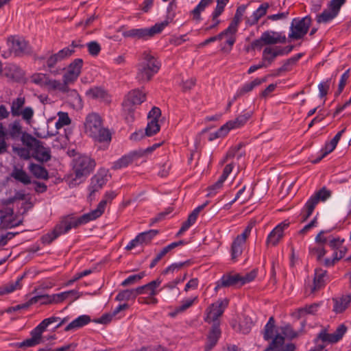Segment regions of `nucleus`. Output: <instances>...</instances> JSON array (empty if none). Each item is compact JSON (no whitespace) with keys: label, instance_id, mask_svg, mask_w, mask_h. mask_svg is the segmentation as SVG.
<instances>
[{"label":"nucleus","instance_id":"obj_1","mask_svg":"<svg viewBox=\"0 0 351 351\" xmlns=\"http://www.w3.org/2000/svg\"><path fill=\"white\" fill-rule=\"evenodd\" d=\"M116 196L117 193L114 191H107L95 210L77 218L72 215L62 217L53 230L42 237V242L45 244H50L59 236L67 233L71 228H76L97 219L104 213L107 204L110 203Z\"/></svg>","mask_w":351,"mask_h":351},{"label":"nucleus","instance_id":"obj_2","mask_svg":"<svg viewBox=\"0 0 351 351\" xmlns=\"http://www.w3.org/2000/svg\"><path fill=\"white\" fill-rule=\"evenodd\" d=\"M67 321L66 318L61 319L59 317L51 316L50 317L44 319L36 327L31 330L29 337L27 338L21 342L17 343V347L26 350L29 348H33L45 342L43 333L47 330L48 326L58 322L56 328H60Z\"/></svg>","mask_w":351,"mask_h":351},{"label":"nucleus","instance_id":"obj_3","mask_svg":"<svg viewBox=\"0 0 351 351\" xmlns=\"http://www.w3.org/2000/svg\"><path fill=\"white\" fill-rule=\"evenodd\" d=\"M160 67V63L155 54L150 51H145L142 53L137 65L136 79L141 83L147 82L158 73Z\"/></svg>","mask_w":351,"mask_h":351},{"label":"nucleus","instance_id":"obj_4","mask_svg":"<svg viewBox=\"0 0 351 351\" xmlns=\"http://www.w3.org/2000/svg\"><path fill=\"white\" fill-rule=\"evenodd\" d=\"M263 338L265 341H271L269 346L265 351H293L295 346L292 343L284 346V337L280 334L275 328V321L273 317H271L263 331Z\"/></svg>","mask_w":351,"mask_h":351},{"label":"nucleus","instance_id":"obj_5","mask_svg":"<svg viewBox=\"0 0 351 351\" xmlns=\"http://www.w3.org/2000/svg\"><path fill=\"white\" fill-rule=\"evenodd\" d=\"M85 132L95 141L104 142L110 140L109 131L102 125L100 116L95 112L87 115L84 123Z\"/></svg>","mask_w":351,"mask_h":351},{"label":"nucleus","instance_id":"obj_6","mask_svg":"<svg viewBox=\"0 0 351 351\" xmlns=\"http://www.w3.org/2000/svg\"><path fill=\"white\" fill-rule=\"evenodd\" d=\"M95 162L88 156H80L73 160V171L75 184L80 183L87 177L95 167Z\"/></svg>","mask_w":351,"mask_h":351},{"label":"nucleus","instance_id":"obj_7","mask_svg":"<svg viewBox=\"0 0 351 351\" xmlns=\"http://www.w3.org/2000/svg\"><path fill=\"white\" fill-rule=\"evenodd\" d=\"M146 98V94L138 89H134L128 93L123 102V110L126 114L128 121L134 119V112Z\"/></svg>","mask_w":351,"mask_h":351},{"label":"nucleus","instance_id":"obj_8","mask_svg":"<svg viewBox=\"0 0 351 351\" xmlns=\"http://www.w3.org/2000/svg\"><path fill=\"white\" fill-rule=\"evenodd\" d=\"M23 144L33 151V156L38 160L47 162L50 160V149L43 146L41 141L30 134L24 136L22 138Z\"/></svg>","mask_w":351,"mask_h":351},{"label":"nucleus","instance_id":"obj_9","mask_svg":"<svg viewBox=\"0 0 351 351\" xmlns=\"http://www.w3.org/2000/svg\"><path fill=\"white\" fill-rule=\"evenodd\" d=\"M25 103V99L23 97H19L12 100L10 106L11 114L14 117L21 116L27 124H30L34 115V110L30 106L23 108Z\"/></svg>","mask_w":351,"mask_h":351},{"label":"nucleus","instance_id":"obj_10","mask_svg":"<svg viewBox=\"0 0 351 351\" xmlns=\"http://www.w3.org/2000/svg\"><path fill=\"white\" fill-rule=\"evenodd\" d=\"M167 23H156L149 28L132 29L124 32L126 37L145 38L152 37L160 33Z\"/></svg>","mask_w":351,"mask_h":351},{"label":"nucleus","instance_id":"obj_11","mask_svg":"<svg viewBox=\"0 0 351 351\" xmlns=\"http://www.w3.org/2000/svg\"><path fill=\"white\" fill-rule=\"evenodd\" d=\"M82 65V59L76 58L64 69L62 79L68 86L69 84H73L77 80L81 73Z\"/></svg>","mask_w":351,"mask_h":351},{"label":"nucleus","instance_id":"obj_12","mask_svg":"<svg viewBox=\"0 0 351 351\" xmlns=\"http://www.w3.org/2000/svg\"><path fill=\"white\" fill-rule=\"evenodd\" d=\"M347 327L345 324H340L333 333H328L325 330H322L317 335L315 339L316 343L321 340L322 342L329 343H335L340 341L347 332Z\"/></svg>","mask_w":351,"mask_h":351},{"label":"nucleus","instance_id":"obj_13","mask_svg":"<svg viewBox=\"0 0 351 351\" xmlns=\"http://www.w3.org/2000/svg\"><path fill=\"white\" fill-rule=\"evenodd\" d=\"M346 0H331L328 7L317 16V22H327L334 19Z\"/></svg>","mask_w":351,"mask_h":351},{"label":"nucleus","instance_id":"obj_14","mask_svg":"<svg viewBox=\"0 0 351 351\" xmlns=\"http://www.w3.org/2000/svg\"><path fill=\"white\" fill-rule=\"evenodd\" d=\"M228 305V300H219L212 304L206 310V316L205 321L208 323L214 322L222 315L224 310Z\"/></svg>","mask_w":351,"mask_h":351},{"label":"nucleus","instance_id":"obj_15","mask_svg":"<svg viewBox=\"0 0 351 351\" xmlns=\"http://www.w3.org/2000/svg\"><path fill=\"white\" fill-rule=\"evenodd\" d=\"M8 45L16 56L27 54L31 52L28 43L22 37L12 36L8 38Z\"/></svg>","mask_w":351,"mask_h":351},{"label":"nucleus","instance_id":"obj_16","mask_svg":"<svg viewBox=\"0 0 351 351\" xmlns=\"http://www.w3.org/2000/svg\"><path fill=\"white\" fill-rule=\"evenodd\" d=\"M290 222L285 220L278 224L268 234L266 240L267 246H276L284 237V231L289 228Z\"/></svg>","mask_w":351,"mask_h":351},{"label":"nucleus","instance_id":"obj_17","mask_svg":"<svg viewBox=\"0 0 351 351\" xmlns=\"http://www.w3.org/2000/svg\"><path fill=\"white\" fill-rule=\"evenodd\" d=\"M109 177L110 175L108 169H100L90 179V183L88 186L90 195L100 190L106 184Z\"/></svg>","mask_w":351,"mask_h":351},{"label":"nucleus","instance_id":"obj_18","mask_svg":"<svg viewBox=\"0 0 351 351\" xmlns=\"http://www.w3.org/2000/svg\"><path fill=\"white\" fill-rule=\"evenodd\" d=\"M291 50V47L289 50L280 47H267L263 51V60L265 61L267 64H271L275 58L278 56H282L288 53Z\"/></svg>","mask_w":351,"mask_h":351},{"label":"nucleus","instance_id":"obj_19","mask_svg":"<svg viewBox=\"0 0 351 351\" xmlns=\"http://www.w3.org/2000/svg\"><path fill=\"white\" fill-rule=\"evenodd\" d=\"M161 281L159 280H156L150 282L149 283L137 287L138 294H147L149 297V299L152 301L153 304H156L158 300L154 296L156 295L158 292L156 289L160 286Z\"/></svg>","mask_w":351,"mask_h":351},{"label":"nucleus","instance_id":"obj_20","mask_svg":"<svg viewBox=\"0 0 351 351\" xmlns=\"http://www.w3.org/2000/svg\"><path fill=\"white\" fill-rule=\"evenodd\" d=\"M45 88L49 90H59L63 93L71 92L73 96L79 97L78 93L75 90H71L64 81L61 82L59 80L48 78Z\"/></svg>","mask_w":351,"mask_h":351},{"label":"nucleus","instance_id":"obj_21","mask_svg":"<svg viewBox=\"0 0 351 351\" xmlns=\"http://www.w3.org/2000/svg\"><path fill=\"white\" fill-rule=\"evenodd\" d=\"M261 40L266 45L285 43L286 42V36L280 32H266L262 34Z\"/></svg>","mask_w":351,"mask_h":351},{"label":"nucleus","instance_id":"obj_22","mask_svg":"<svg viewBox=\"0 0 351 351\" xmlns=\"http://www.w3.org/2000/svg\"><path fill=\"white\" fill-rule=\"evenodd\" d=\"M143 155L142 153L138 152H132L128 154L123 156L121 158L117 160L113 163L112 169L114 170L120 169L127 167L131 164L135 158H137Z\"/></svg>","mask_w":351,"mask_h":351},{"label":"nucleus","instance_id":"obj_23","mask_svg":"<svg viewBox=\"0 0 351 351\" xmlns=\"http://www.w3.org/2000/svg\"><path fill=\"white\" fill-rule=\"evenodd\" d=\"M326 271L322 269H316L313 283V285L306 287V291H309L310 294H311L320 289L324 285V278L326 276Z\"/></svg>","mask_w":351,"mask_h":351},{"label":"nucleus","instance_id":"obj_24","mask_svg":"<svg viewBox=\"0 0 351 351\" xmlns=\"http://www.w3.org/2000/svg\"><path fill=\"white\" fill-rule=\"evenodd\" d=\"M239 278H240L239 274L224 275L217 282V286L215 287V289L217 290L221 287H231V286L241 287Z\"/></svg>","mask_w":351,"mask_h":351},{"label":"nucleus","instance_id":"obj_25","mask_svg":"<svg viewBox=\"0 0 351 351\" xmlns=\"http://www.w3.org/2000/svg\"><path fill=\"white\" fill-rule=\"evenodd\" d=\"M197 296H193L183 299L180 302V304L175 307L173 311L169 313V316L174 317L178 314L185 312L188 308L191 307L195 302H197Z\"/></svg>","mask_w":351,"mask_h":351},{"label":"nucleus","instance_id":"obj_26","mask_svg":"<svg viewBox=\"0 0 351 351\" xmlns=\"http://www.w3.org/2000/svg\"><path fill=\"white\" fill-rule=\"evenodd\" d=\"M309 28L308 23H291L289 37L298 40L302 38Z\"/></svg>","mask_w":351,"mask_h":351},{"label":"nucleus","instance_id":"obj_27","mask_svg":"<svg viewBox=\"0 0 351 351\" xmlns=\"http://www.w3.org/2000/svg\"><path fill=\"white\" fill-rule=\"evenodd\" d=\"M221 335V330L219 328V326L217 324H215L211 330L210 331L208 337L207 341L205 345V350L209 351L217 343Z\"/></svg>","mask_w":351,"mask_h":351},{"label":"nucleus","instance_id":"obj_28","mask_svg":"<svg viewBox=\"0 0 351 351\" xmlns=\"http://www.w3.org/2000/svg\"><path fill=\"white\" fill-rule=\"evenodd\" d=\"M237 24L231 23L223 32L219 34L220 40H224L225 43L232 47L235 42V34L237 32Z\"/></svg>","mask_w":351,"mask_h":351},{"label":"nucleus","instance_id":"obj_29","mask_svg":"<svg viewBox=\"0 0 351 351\" xmlns=\"http://www.w3.org/2000/svg\"><path fill=\"white\" fill-rule=\"evenodd\" d=\"M250 117V112H245L239 115L235 119L228 121L224 125L229 132L231 130L239 128L244 125Z\"/></svg>","mask_w":351,"mask_h":351},{"label":"nucleus","instance_id":"obj_30","mask_svg":"<svg viewBox=\"0 0 351 351\" xmlns=\"http://www.w3.org/2000/svg\"><path fill=\"white\" fill-rule=\"evenodd\" d=\"M333 311L336 313H343L351 302V295H342L341 297L333 298Z\"/></svg>","mask_w":351,"mask_h":351},{"label":"nucleus","instance_id":"obj_31","mask_svg":"<svg viewBox=\"0 0 351 351\" xmlns=\"http://www.w3.org/2000/svg\"><path fill=\"white\" fill-rule=\"evenodd\" d=\"M86 95L92 99L110 102V97L108 93L100 87H93L88 90Z\"/></svg>","mask_w":351,"mask_h":351},{"label":"nucleus","instance_id":"obj_32","mask_svg":"<svg viewBox=\"0 0 351 351\" xmlns=\"http://www.w3.org/2000/svg\"><path fill=\"white\" fill-rule=\"evenodd\" d=\"M203 206H198L195 209L193 210V212L189 215L188 219L185 221L180 228V230L177 233V236H180L184 232H186L192 225H193L197 218V216L200 212V210L203 208Z\"/></svg>","mask_w":351,"mask_h":351},{"label":"nucleus","instance_id":"obj_33","mask_svg":"<svg viewBox=\"0 0 351 351\" xmlns=\"http://www.w3.org/2000/svg\"><path fill=\"white\" fill-rule=\"evenodd\" d=\"M184 243V241H179L178 242H173L167 245L156 256V257L152 260L150 263L149 267L153 268L156 266V265L162 259L163 256H165L171 250L176 248V247L183 245Z\"/></svg>","mask_w":351,"mask_h":351},{"label":"nucleus","instance_id":"obj_34","mask_svg":"<svg viewBox=\"0 0 351 351\" xmlns=\"http://www.w3.org/2000/svg\"><path fill=\"white\" fill-rule=\"evenodd\" d=\"M90 322V318L88 315H80L74 320H73L69 324H68L64 330H75L84 326L88 324Z\"/></svg>","mask_w":351,"mask_h":351},{"label":"nucleus","instance_id":"obj_35","mask_svg":"<svg viewBox=\"0 0 351 351\" xmlns=\"http://www.w3.org/2000/svg\"><path fill=\"white\" fill-rule=\"evenodd\" d=\"M265 81L266 78H256L250 82L245 84L243 86L238 89L236 96L240 97L248 92L252 91L255 87L261 85L263 82H265Z\"/></svg>","mask_w":351,"mask_h":351},{"label":"nucleus","instance_id":"obj_36","mask_svg":"<svg viewBox=\"0 0 351 351\" xmlns=\"http://www.w3.org/2000/svg\"><path fill=\"white\" fill-rule=\"evenodd\" d=\"M215 0H201L197 5L191 11L193 18L195 21L202 20L201 13L205 10L206 8L213 3Z\"/></svg>","mask_w":351,"mask_h":351},{"label":"nucleus","instance_id":"obj_37","mask_svg":"<svg viewBox=\"0 0 351 351\" xmlns=\"http://www.w3.org/2000/svg\"><path fill=\"white\" fill-rule=\"evenodd\" d=\"M70 297L74 298L73 300L71 302H72L73 300L77 299L79 295L75 290H70L60 293L52 294V300L53 301L54 304H59L69 298Z\"/></svg>","mask_w":351,"mask_h":351},{"label":"nucleus","instance_id":"obj_38","mask_svg":"<svg viewBox=\"0 0 351 351\" xmlns=\"http://www.w3.org/2000/svg\"><path fill=\"white\" fill-rule=\"evenodd\" d=\"M11 177L25 185H27L31 183V178L29 176L23 169L14 167L11 173Z\"/></svg>","mask_w":351,"mask_h":351},{"label":"nucleus","instance_id":"obj_39","mask_svg":"<svg viewBox=\"0 0 351 351\" xmlns=\"http://www.w3.org/2000/svg\"><path fill=\"white\" fill-rule=\"evenodd\" d=\"M23 276L19 278L16 281L10 282L0 287V295L10 293L16 290L20 289L22 287L21 280Z\"/></svg>","mask_w":351,"mask_h":351},{"label":"nucleus","instance_id":"obj_40","mask_svg":"<svg viewBox=\"0 0 351 351\" xmlns=\"http://www.w3.org/2000/svg\"><path fill=\"white\" fill-rule=\"evenodd\" d=\"M29 171L38 179L47 180L48 172L45 167L40 165L31 163L29 166Z\"/></svg>","mask_w":351,"mask_h":351},{"label":"nucleus","instance_id":"obj_41","mask_svg":"<svg viewBox=\"0 0 351 351\" xmlns=\"http://www.w3.org/2000/svg\"><path fill=\"white\" fill-rule=\"evenodd\" d=\"M23 132V128L19 120H15L8 125L7 136L12 138H16Z\"/></svg>","mask_w":351,"mask_h":351},{"label":"nucleus","instance_id":"obj_42","mask_svg":"<svg viewBox=\"0 0 351 351\" xmlns=\"http://www.w3.org/2000/svg\"><path fill=\"white\" fill-rule=\"evenodd\" d=\"M138 294L136 289H125L120 291L116 296L115 300L119 302L128 301L130 300L135 299Z\"/></svg>","mask_w":351,"mask_h":351},{"label":"nucleus","instance_id":"obj_43","mask_svg":"<svg viewBox=\"0 0 351 351\" xmlns=\"http://www.w3.org/2000/svg\"><path fill=\"white\" fill-rule=\"evenodd\" d=\"M245 242L240 240V239L235 238L231 246V255L232 259H237L241 255L245 245Z\"/></svg>","mask_w":351,"mask_h":351},{"label":"nucleus","instance_id":"obj_44","mask_svg":"<svg viewBox=\"0 0 351 351\" xmlns=\"http://www.w3.org/2000/svg\"><path fill=\"white\" fill-rule=\"evenodd\" d=\"M330 191L324 187L321 190L316 192L313 195H312L308 199V200L312 203L314 202L315 205L316 206L320 200H326L330 196Z\"/></svg>","mask_w":351,"mask_h":351},{"label":"nucleus","instance_id":"obj_45","mask_svg":"<svg viewBox=\"0 0 351 351\" xmlns=\"http://www.w3.org/2000/svg\"><path fill=\"white\" fill-rule=\"evenodd\" d=\"M158 230H150L138 234L136 237L141 245H147L152 239L158 234Z\"/></svg>","mask_w":351,"mask_h":351},{"label":"nucleus","instance_id":"obj_46","mask_svg":"<svg viewBox=\"0 0 351 351\" xmlns=\"http://www.w3.org/2000/svg\"><path fill=\"white\" fill-rule=\"evenodd\" d=\"M319 306V304L313 303L310 305H306L302 308L298 309V317H301L302 316H305L306 315H313L315 314Z\"/></svg>","mask_w":351,"mask_h":351},{"label":"nucleus","instance_id":"obj_47","mask_svg":"<svg viewBox=\"0 0 351 351\" xmlns=\"http://www.w3.org/2000/svg\"><path fill=\"white\" fill-rule=\"evenodd\" d=\"M269 5L268 3H262L256 10L254 11L252 16V22H258L259 19L265 16L267 13V10L269 8Z\"/></svg>","mask_w":351,"mask_h":351},{"label":"nucleus","instance_id":"obj_48","mask_svg":"<svg viewBox=\"0 0 351 351\" xmlns=\"http://www.w3.org/2000/svg\"><path fill=\"white\" fill-rule=\"evenodd\" d=\"M275 328L276 330H278V332L281 334V335H282L284 337V339L285 337L287 338H289V339H293L295 337H297L298 334L296 332H295L292 327L287 324V325H285L284 326H281L280 328H276L275 326Z\"/></svg>","mask_w":351,"mask_h":351},{"label":"nucleus","instance_id":"obj_49","mask_svg":"<svg viewBox=\"0 0 351 351\" xmlns=\"http://www.w3.org/2000/svg\"><path fill=\"white\" fill-rule=\"evenodd\" d=\"M58 119L56 122V128L59 130L64 126L69 125L71 123V119L67 112H58Z\"/></svg>","mask_w":351,"mask_h":351},{"label":"nucleus","instance_id":"obj_50","mask_svg":"<svg viewBox=\"0 0 351 351\" xmlns=\"http://www.w3.org/2000/svg\"><path fill=\"white\" fill-rule=\"evenodd\" d=\"M229 0H217V5L212 13V20L215 21L222 14L224 8Z\"/></svg>","mask_w":351,"mask_h":351},{"label":"nucleus","instance_id":"obj_51","mask_svg":"<svg viewBox=\"0 0 351 351\" xmlns=\"http://www.w3.org/2000/svg\"><path fill=\"white\" fill-rule=\"evenodd\" d=\"M316 206L314 202H311L308 200L301 211L302 221H306L313 213L314 208Z\"/></svg>","mask_w":351,"mask_h":351},{"label":"nucleus","instance_id":"obj_52","mask_svg":"<svg viewBox=\"0 0 351 351\" xmlns=\"http://www.w3.org/2000/svg\"><path fill=\"white\" fill-rule=\"evenodd\" d=\"M253 326V322L249 317H244L239 324V331L243 334H248Z\"/></svg>","mask_w":351,"mask_h":351},{"label":"nucleus","instance_id":"obj_53","mask_svg":"<svg viewBox=\"0 0 351 351\" xmlns=\"http://www.w3.org/2000/svg\"><path fill=\"white\" fill-rule=\"evenodd\" d=\"M337 147V144L335 143L332 141H330L329 142H327L325 144V146L324 148L321 149V156L318 158H317L314 162H319L323 158H324L326 156H327L328 154L331 153Z\"/></svg>","mask_w":351,"mask_h":351},{"label":"nucleus","instance_id":"obj_54","mask_svg":"<svg viewBox=\"0 0 351 351\" xmlns=\"http://www.w3.org/2000/svg\"><path fill=\"white\" fill-rule=\"evenodd\" d=\"M40 302L42 304H54L52 300V295H40L30 299V303L36 304Z\"/></svg>","mask_w":351,"mask_h":351},{"label":"nucleus","instance_id":"obj_55","mask_svg":"<svg viewBox=\"0 0 351 351\" xmlns=\"http://www.w3.org/2000/svg\"><path fill=\"white\" fill-rule=\"evenodd\" d=\"M160 130L158 120H149L145 129V134L151 136L156 134Z\"/></svg>","mask_w":351,"mask_h":351},{"label":"nucleus","instance_id":"obj_56","mask_svg":"<svg viewBox=\"0 0 351 351\" xmlns=\"http://www.w3.org/2000/svg\"><path fill=\"white\" fill-rule=\"evenodd\" d=\"M257 276V271L256 269H253L249 273L245 274V275L240 274L239 281L240 286H243L247 283H249L254 280Z\"/></svg>","mask_w":351,"mask_h":351},{"label":"nucleus","instance_id":"obj_57","mask_svg":"<svg viewBox=\"0 0 351 351\" xmlns=\"http://www.w3.org/2000/svg\"><path fill=\"white\" fill-rule=\"evenodd\" d=\"M228 133L225 125H223L217 131L209 134L208 139L209 141H213L217 138L226 136Z\"/></svg>","mask_w":351,"mask_h":351},{"label":"nucleus","instance_id":"obj_58","mask_svg":"<svg viewBox=\"0 0 351 351\" xmlns=\"http://www.w3.org/2000/svg\"><path fill=\"white\" fill-rule=\"evenodd\" d=\"M49 77L43 73L34 74L32 77V81L36 84H38L42 87H45Z\"/></svg>","mask_w":351,"mask_h":351},{"label":"nucleus","instance_id":"obj_59","mask_svg":"<svg viewBox=\"0 0 351 351\" xmlns=\"http://www.w3.org/2000/svg\"><path fill=\"white\" fill-rule=\"evenodd\" d=\"M144 276V272L130 276L121 282V285L123 287H126L128 285L134 284L135 282L139 281L141 278H143Z\"/></svg>","mask_w":351,"mask_h":351},{"label":"nucleus","instance_id":"obj_60","mask_svg":"<svg viewBox=\"0 0 351 351\" xmlns=\"http://www.w3.org/2000/svg\"><path fill=\"white\" fill-rule=\"evenodd\" d=\"M344 242L343 239H341L339 237H333L332 235H329V241L328 245L332 250H338L342 247L343 243Z\"/></svg>","mask_w":351,"mask_h":351},{"label":"nucleus","instance_id":"obj_61","mask_svg":"<svg viewBox=\"0 0 351 351\" xmlns=\"http://www.w3.org/2000/svg\"><path fill=\"white\" fill-rule=\"evenodd\" d=\"M224 182L223 180L219 178L215 184L209 186L208 196L215 195L222 188Z\"/></svg>","mask_w":351,"mask_h":351},{"label":"nucleus","instance_id":"obj_62","mask_svg":"<svg viewBox=\"0 0 351 351\" xmlns=\"http://www.w3.org/2000/svg\"><path fill=\"white\" fill-rule=\"evenodd\" d=\"M349 73H350V69H348L341 76V79H340V81L339 83L338 90H337V94H338V95L340 94L342 92V90H343V88L346 86V82L348 80L349 76H350Z\"/></svg>","mask_w":351,"mask_h":351},{"label":"nucleus","instance_id":"obj_63","mask_svg":"<svg viewBox=\"0 0 351 351\" xmlns=\"http://www.w3.org/2000/svg\"><path fill=\"white\" fill-rule=\"evenodd\" d=\"M310 252L311 254L315 255L319 261H320L326 253V250L322 246L310 248Z\"/></svg>","mask_w":351,"mask_h":351},{"label":"nucleus","instance_id":"obj_64","mask_svg":"<svg viewBox=\"0 0 351 351\" xmlns=\"http://www.w3.org/2000/svg\"><path fill=\"white\" fill-rule=\"evenodd\" d=\"M330 80H327L325 82H321L318 85L319 96L321 97H325L327 95L328 90L330 87Z\"/></svg>","mask_w":351,"mask_h":351}]
</instances>
